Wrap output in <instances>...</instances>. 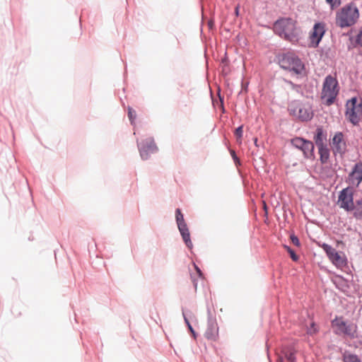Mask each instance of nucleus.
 <instances>
[{
    "mask_svg": "<svg viewBox=\"0 0 362 362\" xmlns=\"http://www.w3.org/2000/svg\"><path fill=\"white\" fill-rule=\"evenodd\" d=\"M297 22L291 18H279L273 24L274 33L289 42L298 40L300 32L296 26Z\"/></svg>",
    "mask_w": 362,
    "mask_h": 362,
    "instance_id": "nucleus-1",
    "label": "nucleus"
},
{
    "mask_svg": "<svg viewBox=\"0 0 362 362\" xmlns=\"http://www.w3.org/2000/svg\"><path fill=\"white\" fill-rule=\"evenodd\" d=\"M359 18V11L353 2L344 5L336 13L335 23L341 28L354 25Z\"/></svg>",
    "mask_w": 362,
    "mask_h": 362,
    "instance_id": "nucleus-2",
    "label": "nucleus"
},
{
    "mask_svg": "<svg viewBox=\"0 0 362 362\" xmlns=\"http://www.w3.org/2000/svg\"><path fill=\"white\" fill-rule=\"evenodd\" d=\"M276 59L282 69L293 71L297 75L301 74L305 69L304 63L293 52L279 53L276 56Z\"/></svg>",
    "mask_w": 362,
    "mask_h": 362,
    "instance_id": "nucleus-3",
    "label": "nucleus"
},
{
    "mask_svg": "<svg viewBox=\"0 0 362 362\" xmlns=\"http://www.w3.org/2000/svg\"><path fill=\"white\" fill-rule=\"evenodd\" d=\"M288 111L289 114L301 122H308L314 116L312 106L308 103L299 100H292L288 103Z\"/></svg>",
    "mask_w": 362,
    "mask_h": 362,
    "instance_id": "nucleus-4",
    "label": "nucleus"
},
{
    "mask_svg": "<svg viewBox=\"0 0 362 362\" xmlns=\"http://www.w3.org/2000/svg\"><path fill=\"white\" fill-rule=\"evenodd\" d=\"M346 117L353 124H357L362 118V98L352 97L346 103Z\"/></svg>",
    "mask_w": 362,
    "mask_h": 362,
    "instance_id": "nucleus-5",
    "label": "nucleus"
},
{
    "mask_svg": "<svg viewBox=\"0 0 362 362\" xmlns=\"http://www.w3.org/2000/svg\"><path fill=\"white\" fill-rule=\"evenodd\" d=\"M320 247L325 252L328 259L337 268L343 269L347 265V258L346 255L341 251H337L331 245L323 243Z\"/></svg>",
    "mask_w": 362,
    "mask_h": 362,
    "instance_id": "nucleus-6",
    "label": "nucleus"
},
{
    "mask_svg": "<svg viewBox=\"0 0 362 362\" xmlns=\"http://www.w3.org/2000/svg\"><path fill=\"white\" fill-rule=\"evenodd\" d=\"M332 326L337 334H344L351 338L356 337L357 325L354 323H347L342 317H336L332 322Z\"/></svg>",
    "mask_w": 362,
    "mask_h": 362,
    "instance_id": "nucleus-7",
    "label": "nucleus"
},
{
    "mask_svg": "<svg viewBox=\"0 0 362 362\" xmlns=\"http://www.w3.org/2000/svg\"><path fill=\"white\" fill-rule=\"evenodd\" d=\"M338 82L337 79L332 76H327L323 83V90L327 93V98L326 99V104L331 105L335 101L336 97L338 94L337 87Z\"/></svg>",
    "mask_w": 362,
    "mask_h": 362,
    "instance_id": "nucleus-8",
    "label": "nucleus"
},
{
    "mask_svg": "<svg viewBox=\"0 0 362 362\" xmlns=\"http://www.w3.org/2000/svg\"><path fill=\"white\" fill-rule=\"evenodd\" d=\"M338 204L340 208L350 213L355 204L352 189L346 187L340 192L338 197Z\"/></svg>",
    "mask_w": 362,
    "mask_h": 362,
    "instance_id": "nucleus-9",
    "label": "nucleus"
},
{
    "mask_svg": "<svg viewBox=\"0 0 362 362\" xmlns=\"http://www.w3.org/2000/svg\"><path fill=\"white\" fill-rule=\"evenodd\" d=\"M325 33V23L323 22L315 23L310 34V44L309 47L313 48L317 47Z\"/></svg>",
    "mask_w": 362,
    "mask_h": 362,
    "instance_id": "nucleus-10",
    "label": "nucleus"
},
{
    "mask_svg": "<svg viewBox=\"0 0 362 362\" xmlns=\"http://www.w3.org/2000/svg\"><path fill=\"white\" fill-rule=\"evenodd\" d=\"M291 143L295 147L301 150L305 157L309 158L313 156L314 144L310 141L305 140L303 137H294L291 139Z\"/></svg>",
    "mask_w": 362,
    "mask_h": 362,
    "instance_id": "nucleus-11",
    "label": "nucleus"
},
{
    "mask_svg": "<svg viewBox=\"0 0 362 362\" xmlns=\"http://www.w3.org/2000/svg\"><path fill=\"white\" fill-rule=\"evenodd\" d=\"M347 182L349 185L358 187L362 182V162L356 163L350 173L349 174Z\"/></svg>",
    "mask_w": 362,
    "mask_h": 362,
    "instance_id": "nucleus-12",
    "label": "nucleus"
},
{
    "mask_svg": "<svg viewBox=\"0 0 362 362\" xmlns=\"http://www.w3.org/2000/svg\"><path fill=\"white\" fill-rule=\"evenodd\" d=\"M204 336L209 340L216 341L218 339V327L216 320L212 318L209 319Z\"/></svg>",
    "mask_w": 362,
    "mask_h": 362,
    "instance_id": "nucleus-13",
    "label": "nucleus"
},
{
    "mask_svg": "<svg viewBox=\"0 0 362 362\" xmlns=\"http://www.w3.org/2000/svg\"><path fill=\"white\" fill-rule=\"evenodd\" d=\"M332 147L334 153L343 154L346 151V142L343 137H333Z\"/></svg>",
    "mask_w": 362,
    "mask_h": 362,
    "instance_id": "nucleus-14",
    "label": "nucleus"
},
{
    "mask_svg": "<svg viewBox=\"0 0 362 362\" xmlns=\"http://www.w3.org/2000/svg\"><path fill=\"white\" fill-rule=\"evenodd\" d=\"M316 144L318 146L320 160L322 163H326L329 158V151L326 146L322 145V137H317Z\"/></svg>",
    "mask_w": 362,
    "mask_h": 362,
    "instance_id": "nucleus-15",
    "label": "nucleus"
},
{
    "mask_svg": "<svg viewBox=\"0 0 362 362\" xmlns=\"http://www.w3.org/2000/svg\"><path fill=\"white\" fill-rule=\"evenodd\" d=\"M350 214L356 221H362V197L355 201Z\"/></svg>",
    "mask_w": 362,
    "mask_h": 362,
    "instance_id": "nucleus-16",
    "label": "nucleus"
},
{
    "mask_svg": "<svg viewBox=\"0 0 362 362\" xmlns=\"http://www.w3.org/2000/svg\"><path fill=\"white\" fill-rule=\"evenodd\" d=\"M178 226L179 230L182 235V239L185 243L186 245L189 248L192 247V243L190 240V234L186 223H180Z\"/></svg>",
    "mask_w": 362,
    "mask_h": 362,
    "instance_id": "nucleus-17",
    "label": "nucleus"
},
{
    "mask_svg": "<svg viewBox=\"0 0 362 362\" xmlns=\"http://www.w3.org/2000/svg\"><path fill=\"white\" fill-rule=\"evenodd\" d=\"M194 269L196 271V273L194 274H191V279H192V283L194 284V286L195 288V289H197V279L199 278V279H202L203 278V274L201 271V269L197 266V265H194Z\"/></svg>",
    "mask_w": 362,
    "mask_h": 362,
    "instance_id": "nucleus-18",
    "label": "nucleus"
},
{
    "mask_svg": "<svg viewBox=\"0 0 362 362\" xmlns=\"http://www.w3.org/2000/svg\"><path fill=\"white\" fill-rule=\"evenodd\" d=\"M283 357V358L285 361H287L288 362H295L296 361V356L295 353L293 351H283L281 353V355L280 356Z\"/></svg>",
    "mask_w": 362,
    "mask_h": 362,
    "instance_id": "nucleus-19",
    "label": "nucleus"
},
{
    "mask_svg": "<svg viewBox=\"0 0 362 362\" xmlns=\"http://www.w3.org/2000/svg\"><path fill=\"white\" fill-rule=\"evenodd\" d=\"M344 362H361L359 358L351 354H345L344 355Z\"/></svg>",
    "mask_w": 362,
    "mask_h": 362,
    "instance_id": "nucleus-20",
    "label": "nucleus"
},
{
    "mask_svg": "<svg viewBox=\"0 0 362 362\" xmlns=\"http://www.w3.org/2000/svg\"><path fill=\"white\" fill-rule=\"evenodd\" d=\"M175 214L177 226H179L180 223H186L184 220L183 214H182L180 209H176Z\"/></svg>",
    "mask_w": 362,
    "mask_h": 362,
    "instance_id": "nucleus-21",
    "label": "nucleus"
},
{
    "mask_svg": "<svg viewBox=\"0 0 362 362\" xmlns=\"http://www.w3.org/2000/svg\"><path fill=\"white\" fill-rule=\"evenodd\" d=\"M284 247L286 250V251L290 254L291 258L294 262H297L298 260V256L295 253V252L288 246L284 245Z\"/></svg>",
    "mask_w": 362,
    "mask_h": 362,
    "instance_id": "nucleus-22",
    "label": "nucleus"
},
{
    "mask_svg": "<svg viewBox=\"0 0 362 362\" xmlns=\"http://www.w3.org/2000/svg\"><path fill=\"white\" fill-rule=\"evenodd\" d=\"M285 82L291 86L292 90L297 93H300L301 89L300 85L296 84L290 80H285Z\"/></svg>",
    "mask_w": 362,
    "mask_h": 362,
    "instance_id": "nucleus-23",
    "label": "nucleus"
},
{
    "mask_svg": "<svg viewBox=\"0 0 362 362\" xmlns=\"http://www.w3.org/2000/svg\"><path fill=\"white\" fill-rule=\"evenodd\" d=\"M326 2L330 6L332 9H334L341 5V0H326Z\"/></svg>",
    "mask_w": 362,
    "mask_h": 362,
    "instance_id": "nucleus-24",
    "label": "nucleus"
},
{
    "mask_svg": "<svg viewBox=\"0 0 362 362\" xmlns=\"http://www.w3.org/2000/svg\"><path fill=\"white\" fill-rule=\"evenodd\" d=\"M128 117L132 124L136 117V111L130 107H128Z\"/></svg>",
    "mask_w": 362,
    "mask_h": 362,
    "instance_id": "nucleus-25",
    "label": "nucleus"
},
{
    "mask_svg": "<svg viewBox=\"0 0 362 362\" xmlns=\"http://www.w3.org/2000/svg\"><path fill=\"white\" fill-rule=\"evenodd\" d=\"M308 334H313L317 332V328L315 324V322H312L310 323V327L308 328Z\"/></svg>",
    "mask_w": 362,
    "mask_h": 362,
    "instance_id": "nucleus-26",
    "label": "nucleus"
},
{
    "mask_svg": "<svg viewBox=\"0 0 362 362\" xmlns=\"http://www.w3.org/2000/svg\"><path fill=\"white\" fill-rule=\"evenodd\" d=\"M356 42L357 45L362 47V26L361 28L356 37Z\"/></svg>",
    "mask_w": 362,
    "mask_h": 362,
    "instance_id": "nucleus-27",
    "label": "nucleus"
},
{
    "mask_svg": "<svg viewBox=\"0 0 362 362\" xmlns=\"http://www.w3.org/2000/svg\"><path fill=\"white\" fill-rule=\"evenodd\" d=\"M290 238L293 245H295L298 247L300 246V241L297 236H296L295 235L293 234V235H291Z\"/></svg>",
    "mask_w": 362,
    "mask_h": 362,
    "instance_id": "nucleus-28",
    "label": "nucleus"
},
{
    "mask_svg": "<svg viewBox=\"0 0 362 362\" xmlns=\"http://www.w3.org/2000/svg\"><path fill=\"white\" fill-rule=\"evenodd\" d=\"M243 126H239L235 129L234 136H243Z\"/></svg>",
    "mask_w": 362,
    "mask_h": 362,
    "instance_id": "nucleus-29",
    "label": "nucleus"
},
{
    "mask_svg": "<svg viewBox=\"0 0 362 362\" xmlns=\"http://www.w3.org/2000/svg\"><path fill=\"white\" fill-rule=\"evenodd\" d=\"M314 136H323V129L322 127H317L316 129V132Z\"/></svg>",
    "mask_w": 362,
    "mask_h": 362,
    "instance_id": "nucleus-30",
    "label": "nucleus"
},
{
    "mask_svg": "<svg viewBox=\"0 0 362 362\" xmlns=\"http://www.w3.org/2000/svg\"><path fill=\"white\" fill-rule=\"evenodd\" d=\"M208 26L209 29H213L214 26V20L211 19L208 21Z\"/></svg>",
    "mask_w": 362,
    "mask_h": 362,
    "instance_id": "nucleus-31",
    "label": "nucleus"
},
{
    "mask_svg": "<svg viewBox=\"0 0 362 362\" xmlns=\"http://www.w3.org/2000/svg\"><path fill=\"white\" fill-rule=\"evenodd\" d=\"M230 153H231V156H232L233 160H235V162H238V158L236 156L235 151L233 150H231L230 151Z\"/></svg>",
    "mask_w": 362,
    "mask_h": 362,
    "instance_id": "nucleus-32",
    "label": "nucleus"
},
{
    "mask_svg": "<svg viewBox=\"0 0 362 362\" xmlns=\"http://www.w3.org/2000/svg\"><path fill=\"white\" fill-rule=\"evenodd\" d=\"M239 9H240V5L238 4L235 8V15L238 17L240 15V11H239Z\"/></svg>",
    "mask_w": 362,
    "mask_h": 362,
    "instance_id": "nucleus-33",
    "label": "nucleus"
},
{
    "mask_svg": "<svg viewBox=\"0 0 362 362\" xmlns=\"http://www.w3.org/2000/svg\"><path fill=\"white\" fill-rule=\"evenodd\" d=\"M262 204H263L264 210L265 213L267 214V207L266 202H263Z\"/></svg>",
    "mask_w": 362,
    "mask_h": 362,
    "instance_id": "nucleus-34",
    "label": "nucleus"
},
{
    "mask_svg": "<svg viewBox=\"0 0 362 362\" xmlns=\"http://www.w3.org/2000/svg\"><path fill=\"white\" fill-rule=\"evenodd\" d=\"M188 328H189V329L190 330V332L193 334V335H194V334H195V333H194V329H193V328H192V327L191 324H189Z\"/></svg>",
    "mask_w": 362,
    "mask_h": 362,
    "instance_id": "nucleus-35",
    "label": "nucleus"
},
{
    "mask_svg": "<svg viewBox=\"0 0 362 362\" xmlns=\"http://www.w3.org/2000/svg\"><path fill=\"white\" fill-rule=\"evenodd\" d=\"M184 319H185V323L187 324V327H188V326H189V324H190V323H189V320H188V319H187L185 315H184Z\"/></svg>",
    "mask_w": 362,
    "mask_h": 362,
    "instance_id": "nucleus-36",
    "label": "nucleus"
},
{
    "mask_svg": "<svg viewBox=\"0 0 362 362\" xmlns=\"http://www.w3.org/2000/svg\"><path fill=\"white\" fill-rule=\"evenodd\" d=\"M334 136H344L343 134L340 132H337L334 134Z\"/></svg>",
    "mask_w": 362,
    "mask_h": 362,
    "instance_id": "nucleus-37",
    "label": "nucleus"
},
{
    "mask_svg": "<svg viewBox=\"0 0 362 362\" xmlns=\"http://www.w3.org/2000/svg\"><path fill=\"white\" fill-rule=\"evenodd\" d=\"M253 141H254V143H255V144L256 146H258V145H257V137H255V138L253 139Z\"/></svg>",
    "mask_w": 362,
    "mask_h": 362,
    "instance_id": "nucleus-38",
    "label": "nucleus"
},
{
    "mask_svg": "<svg viewBox=\"0 0 362 362\" xmlns=\"http://www.w3.org/2000/svg\"><path fill=\"white\" fill-rule=\"evenodd\" d=\"M228 62V59L226 57H225L224 59H222V63H226Z\"/></svg>",
    "mask_w": 362,
    "mask_h": 362,
    "instance_id": "nucleus-39",
    "label": "nucleus"
},
{
    "mask_svg": "<svg viewBox=\"0 0 362 362\" xmlns=\"http://www.w3.org/2000/svg\"><path fill=\"white\" fill-rule=\"evenodd\" d=\"M243 89L245 91H247V86H246L245 88H243Z\"/></svg>",
    "mask_w": 362,
    "mask_h": 362,
    "instance_id": "nucleus-40",
    "label": "nucleus"
},
{
    "mask_svg": "<svg viewBox=\"0 0 362 362\" xmlns=\"http://www.w3.org/2000/svg\"><path fill=\"white\" fill-rule=\"evenodd\" d=\"M220 100H221V104L223 105V98L221 97H220Z\"/></svg>",
    "mask_w": 362,
    "mask_h": 362,
    "instance_id": "nucleus-41",
    "label": "nucleus"
}]
</instances>
